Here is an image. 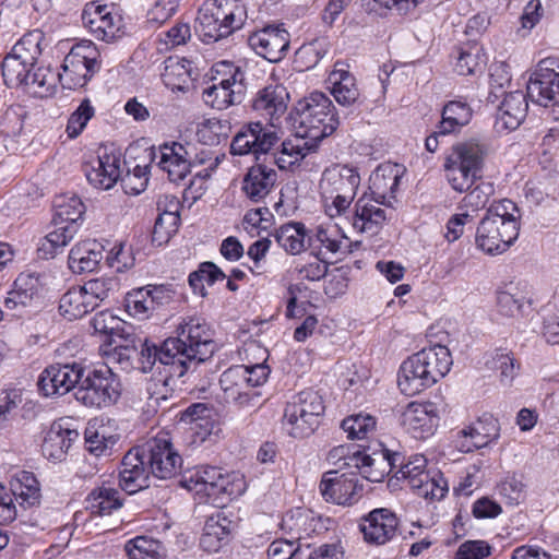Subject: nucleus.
<instances>
[{"label":"nucleus","mask_w":559,"mask_h":559,"mask_svg":"<svg viewBox=\"0 0 559 559\" xmlns=\"http://www.w3.org/2000/svg\"><path fill=\"white\" fill-rule=\"evenodd\" d=\"M176 334L175 337L165 340L159 347L145 342L140 352L139 364L142 372L156 370L165 374L160 389L155 382L147 386L148 405L153 408L167 402V396L162 390L169 379L181 378L188 371L194 370L199 364L209 360L217 349L213 330L200 317L182 318Z\"/></svg>","instance_id":"f257e3e1"},{"label":"nucleus","mask_w":559,"mask_h":559,"mask_svg":"<svg viewBox=\"0 0 559 559\" xmlns=\"http://www.w3.org/2000/svg\"><path fill=\"white\" fill-rule=\"evenodd\" d=\"M370 460L372 463L359 464L356 469L362 478L371 483L382 481L385 475L400 465L394 477L402 480L401 489H449V483L439 469H425L424 456H416L403 464L400 453L383 449L380 453H374V456H370Z\"/></svg>","instance_id":"f03ea898"},{"label":"nucleus","mask_w":559,"mask_h":559,"mask_svg":"<svg viewBox=\"0 0 559 559\" xmlns=\"http://www.w3.org/2000/svg\"><path fill=\"white\" fill-rule=\"evenodd\" d=\"M520 218L521 211L511 200L492 203L476 229L477 249L488 255L506 252L519 237Z\"/></svg>","instance_id":"7ed1b4c3"},{"label":"nucleus","mask_w":559,"mask_h":559,"mask_svg":"<svg viewBox=\"0 0 559 559\" xmlns=\"http://www.w3.org/2000/svg\"><path fill=\"white\" fill-rule=\"evenodd\" d=\"M247 20L241 0H210L199 10L197 32L205 44L218 41L240 29Z\"/></svg>","instance_id":"20e7f679"},{"label":"nucleus","mask_w":559,"mask_h":559,"mask_svg":"<svg viewBox=\"0 0 559 559\" xmlns=\"http://www.w3.org/2000/svg\"><path fill=\"white\" fill-rule=\"evenodd\" d=\"M85 212V206L76 195H60L55 200V225L38 247L40 258L52 259L63 251V248L79 231V219Z\"/></svg>","instance_id":"39448f33"},{"label":"nucleus","mask_w":559,"mask_h":559,"mask_svg":"<svg viewBox=\"0 0 559 559\" xmlns=\"http://www.w3.org/2000/svg\"><path fill=\"white\" fill-rule=\"evenodd\" d=\"M484 147L475 141L461 142L445 157L447 179L453 190L465 192L480 178L484 165Z\"/></svg>","instance_id":"423d86ee"},{"label":"nucleus","mask_w":559,"mask_h":559,"mask_svg":"<svg viewBox=\"0 0 559 559\" xmlns=\"http://www.w3.org/2000/svg\"><path fill=\"white\" fill-rule=\"evenodd\" d=\"M43 40L44 34L40 31H32L25 34L3 59L2 76L8 87H19L28 81L41 55Z\"/></svg>","instance_id":"0eeeda50"},{"label":"nucleus","mask_w":559,"mask_h":559,"mask_svg":"<svg viewBox=\"0 0 559 559\" xmlns=\"http://www.w3.org/2000/svg\"><path fill=\"white\" fill-rule=\"evenodd\" d=\"M299 128L310 140L331 135L340 121L332 100L322 92H312L299 103Z\"/></svg>","instance_id":"6e6552de"},{"label":"nucleus","mask_w":559,"mask_h":559,"mask_svg":"<svg viewBox=\"0 0 559 559\" xmlns=\"http://www.w3.org/2000/svg\"><path fill=\"white\" fill-rule=\"evenodd\" d=\"M322 396L313 390L296 394L287 403L284 412V426L294 438H305L314 432L324 413Z\"/></svg>","instance_id":"1a4fd4ad"},{"label":"nucleus","mask_w":559,"mask_h":559,"mask_svg":"<svg viewBox=\"0 0 559 559\" xmlns=\"http://www.w3.org/2000/svg\"><path fill=\"white\" fill-rule=\"evenodd\" d=\"M120 395V380L109 368L95 369L83 376L74 392L78 402L92 408L114 405Z\"/></svg>","instance_id":"9d476101"},{"label":"nucleus","mask_w":559,"mask_h":559,"mask_svg":"<svg viewBox=\"0 0 559 559\" xmlns=\"http://www.w3.org/2000/svg\"><path fill=\"white\" fill-rule=\"evenodd\" d=\"M97 56L92 44L73 47L63 60L62 72L57 74L62 86L69 90L85 86L100 69Z\"/></svg>","instance_id":"9b49d317"},{"label":"nucleus","mask_w":559,"mask_h":559,"mask_svg":"<svg viewBox=\"0 0 559 559\" xmlns=\"http://www.w3.org/2000/svg\"><path fill=\"white\" fill-rule=\"evenodd\" d=\"M328 462L335 469L329 471L323 475L320 489H331L333 486L345 489L362 488V485L358 484V480L353 477L356 473L350 472V477H348L346 473L340 474V472L346 467L356 469L359 464L372 463L370 455L362 454L359 450L346 444L337 445L330 450Z\"/></svg>","instance_id":"f8f14e48"},{"label":"nucleus","mask_w":559,"mask_h":559,"mask_svg":"<svg viewBox=\"0 0 559 559\" xmlns=\"http://www.w3.org/2000/svg\"><path fill=\"white\" fill-rule=\"evenodd\" d=\"M532 102L544 107H559V59L540 60L527 84Z\"/></svg>","instance_id":"ddd939ff"},{"label":"nucleus","mask_w":559,"mask_h":559,"mask_svg":"<svg viewBox=\"0 0 559 559\" xmlns=\"http://www.w3.org/2000/svg\"><path fill=\"white\" fill-rule=\"evenodd\" d=\"M278 140L276 132L260 121L249 122L243 124L233 138L230 153L239 156L253 155L257 162L264 156L266 160Z\"/></svg>","instance_id":"4468645a"},{"label":"nucleus","mask_w":559,"mask_h":559,"mask_svg":"<svg viewBox=\"0 0 559 559\" xmlns=\"http://www.w3.org/2000/svg\"><path fill=\"white\" fill-rule=\"evenodd\" d=\"M145 453L152 475L158 479H170L181 467L182 459L175 451L170 440L165 435H159L145 444Z\"/></svg>","instance_id":"2eb2a0df"},{"label":"nucleus","mask_w":559,"mask_h":559,"mask_svg":"<svg viewBox=\"0 0 559 559\" xmlns=\"http://www.w3.org/2000/svg\"><path fill=\"white\" fill-rule=\"evenodd\" d=\"M84 371L76 362L51 365L41 372L38 388L45 396L64 395L72 389L76 390Z\"/></svg>","instance_id":"dca6fc26"},{"label":"nucleus","mask_w":559,"mask_h":559,"mask_svg":"<svg viewBox=\"0 0 559 559\" xmlns=\"http://www.w3.org/2000/svg\"><path fill=\"white\" fill-rule=\"evenodd\" d=\"M186 489H192L195 486H210L217 489H245L247 483L240 472H225L215 466H199L186 472L180 480Z\"/></svg>","instance_id":"f3484780"},{"label":"nucleus","mask_w":559,"mask_h":559,"mask_svg":"<svg viewBox=\"0 0 559 559\" xmlns=\"http://www.w3.org/2000/svg\"><path fill=\"white\" fill-rule=\"evenodd\" d=\"M289 33L278 25H267L252 33L248 38L249 46L270 62L281 61L289 49Z\"/></svg>","instance_id":"a211bd4d"},{"label":"nucleus","mask_w":559,"mask_h":559,"mask_svg":"<svg viewBox=\"0 0 559 559\" xmlns=\"http://www.w3.org/2000/svg\"><path fill=\"white\" fill-rule=\"evenodd\" d=\"M82 20L97 39L105 41L114 39L122 26L121 16L106 4H87Z\"/></svg>","instance_id":"6ab92c4d"},{"label":"nucleus","mask_w":559,"mask_h":559,"mask_svg":"<svg viewBox=\"0 0 559 559\" xmlns=\"http://www.w3.org/2000/svg\"><path fill=\"white\" fill-rule=\"evenodd\" d=\"M403 427L415 438L431 436L439 424V414L433 403H409L401 416Z\"/></svg>","instance_id":"aec40b11"},{"label":"nucleus","mask_w":559,"mask_h":559,"mask_svg":"<svg viewBox=\"0 0 559 559\" xmlns=\"http://www.w3.org/2000/svg\"><path fill=\"white\" fill-rule=\"evenodd\" d=\"M243 79V73L237 69L229 79L205 88L203 100L218 110L241 103L245 94Z\"/></svg>","instance_id":"412c9836"},{"label":"nucleus","mask_w":559,"mask_h":559,"mask_svg":"<svg viewBox=\"0 0 559 559\" xmlns=\"http://www.w3.org/2000/svg\"><path fill=\"white\" fill-rule=\"evenodd\" d=\"M78 438L79 431L71 428L68 421L63 419L53 421L41 445L44 456L52 462H61L64 460L72 442Z\"/></svg>","instance_id":"4be33fe9"},{"label":"nucleus","mask_w":559,"mask_h":559,"mask_svg":"<svg viewBox=\"0 0 559 559\" xmlns=\"http://www.w3.org/2000/svg\"><path fill=\"white\" fill-rule=\"evenodd\" d=\"M192 163L188 147L178 142L165 143L158 150V166L173 182L182 181L190 173Z\"/></svg>","instance_id":"5701e85b"},{"label":"nucleus","mask_w":559,"mask_h":559,"mask_svg":"<svg viewBox=\"0 0 559 559\" xmlns=\"http://www.w3.org/2000/svg\"><path fill=\"white\" fill-rule=\"evenodd\" d=\"M277 174L272 166L257 162L243 177L241 190L252 202L263 201L273 190Z\"/></svg>","instance_id":"b1692460"},{"label":"nucleus","mask_w":559,"mask_h":559,"mask_svg":"<svg viewBox=\"0 0 559 559\" xmlns=\"http://www.w3.org/2000/svg\"><path fill=\"white\" fill-rule=\"evenodd\" d=\"M121 159L119 155H98L85 166V176L91 185L102 190L111 189L121 175Z\"/></svg>","instance_id":"393cba45"},{"label":"nucleus","mask_w":559,"mask_h":559,"mask_svg":"<svg viewBox=\"0 0 559 559\" xmlns=\"http://www.w3.org/2000/svg\"><path fill=\"white\" fill-rule=\"evenodd\" d=\"M359 183L360 177L354 168L336 165L323 173L320 182L321 194L355 198Z\"/></svg>","instance_id":"a878e982"},{"label":"nucleus","mask_w":559,"mask_h":559,"mask_svg":"<svg viewBox=\"0 0 559 559\" xmlns=\"http://www.w3.org/2000/svg\"><path fill=\"white\" fill-rule=\"evenodd\" d=\"M360 528L367 543L383 545L395 535L397 519L389 509H376L364 519Z\"/></svg>","instance_id":"bb28decb"},{"label":"nucleus","mask_w":559,"mask_h":559,"mask_svg":"<svg viewBox=\"0 0 559 559\" xmlns=\"http://www.w3.org/2000/svg\"><path fill=\"white\" fill-rule=\"evenodd\" d=\"M380 204L378 199H358L349 218L353 228L358 233L378 234L386 221L385 211L380 207Z\"/></svg>","instance_id":"cd10ccee"},{"label":"nucleus","mask_w":559,"mask_h":559,"mask_svg":"<svg viewBox=\"0 0 559 559\" xmlns=\"http://www.w3.org/2000/svg\"><path fill=\"white\" fill-rule=\"evenodd\" d=\"M325 83L338 105L349 107L359 100L360 92L356 79L346 64L336 62Z\"/></svg>","instance_id":"c85d7f7f"},{"label":"nucleus","mask_w":559,"mask_h":559,"mask_svg":"<svg viewBox=\"0 0 559 559\" xmlns=\"http://www.w3.org/2000/svg\"><path fill=\"white\" fill-rule=\"evenodd\" d=\"M526 95L521 91L506 94L498 107L496 128L498 131L515 130L524 120L527 112Z\"/></svg>","instance_id":"c756f323"},{"label":"nucleus","mask_w":559,"mask_h":559,"mask_svg":"<svg viewBox=\"0 0 559 559\" xmlns=\"http://www.w3.org/2000/svg\"><path fill=\"white\" fill-rule=\"evenodd\" d=\"M104 258V246L94 239L75 243L68 257L69 269L75 274L93 272Z\"/></svg>","instance_id":"7c9ffc66"},{"label":"nucleus","mask_w":559,"mask_h":559,"mask_svg":"<svg viewBox=\"0 0 559 559\" xmlns=\"http://www.w3.org/2000/svg\"><path fill=\"white\" fill-rule=\"evenodd\" d=\"M418 354H414L404 360L400 367L397 385L405 395L413 396L433 385V381L424 367L416 366Z\"/></svg>","instance_id":"2f4dec72"},{"label":"nucleus","mask_w":559,"mask_h":559,"mask_svg":"<svg viewBox=\"0 0 559 559\" xmlns=\"http://www.w3.org/2000/svg\"><path fill=\"white\" fill-rule=\"evenodd\" d=\"M145 447H135L127 452L119 472L120 486H135L136 489H147V475L144 468Z\"/></svg>","instance_id":"473e14b6"},{"label":"nucleus","mask_w":559,"mask_h":559,"mask_svg":"<svg viewBox=\"0 0 559 559\" xmlns=\"http://www.w3.org/2000/svg\"><path fill=\"white\" fill-rule=\"evenodd\" d=\"M288 93L282 85H269L258 92L252 107L271 121L278 119L287 109Z\"/></svg>","instance_id":"72a5a7b5"},{"label":"nucleus","mask_w":559,"mask_h":559,"mask_svg":"<svg viewBox=\"0 0 559 559\" xmlns=\"http://www.w3.org/2000/svg\"><path fill=\"white\" fill-rule=\"evenodd\" d=\"M219 384L227 402H235L241 406L248 405L253 394L246 384V368L237 365L228 368L219 378Z\"/></svg>","instance_id":"f704fd0d"},{"label":"nucleus","mask_w":559,"mask_h":559,"mask_svg":"<svg viewBox=\"0 0 559 559\" xmlns=\"http://www.w3.org/2000/svg\"><path fill=\"white\" fill-rule=\"evenodd\" d=\"M416 366L424 367L429 377L437 383L442 379L451 369L453 364L452 356L448 347L443 345H435L424 348L418 353Z\"/></svg>","instance_id":"c9c22d12"},{"label":"nucleus","mask_w":559,"mask_h":559,"mask_svg":"<svg viewBox=\"0 0 559 559\" xmlns=\"http://www.w3.org/2000/svg\"><path fill=\"white\" fill-rule=\"evenodd\" d=\"M168 197H165L164 200L159 199L157 202V210L160 211L158 217L155 221L154 229H153V242L162 246L163 243L168 242L170 237L177 233L178 224L180 221L178 214V202L175 198H170L171 210H166V202Z\"/></svg>","instance_id":"e433bc0d"},{"label":"nucleus","mask_w":559,"mask_h":559,"mask_svg":"<svg viewBox=\"0 0 559 559\" xmlns=\"http://www.w3.org/2000/svg\"><path fill=\"white\" fill-rule=\"evenodd\" d=\"M41 288L40 275L36 273H21L14 281V286L9 292L4 305L9 309L28 305Z\"/></svg>","instance_id":"4c0bfd02"},{"label":"nucleus","mask_w":559,"mask_h":559,"mask_svg":"<svg viewBox=\"0 0 559 559\" xmlns=\"http://www.w3.org/2000/svg\"><path fill=\"white\" fill-rule=\"evenodd\" d=\"M300 135L294 139H288L282 143V148L276 154H269L270 165L276 164L278 168L286 169L292 165L298 163L305 158L312 150V145H309L305 135V132L300 130Z\"/></svg>","instance_id":"58836bf2"},{"label":"nucleus","mask_w":559,"mask_h":559,"mask_svg":"<svg viewBox=\"0 0 559 559\" xmlns=\"http://www.w3.org/2000/svg\"><path fill=\"white\" fill-rule=\"evenodd\" d=\"M85 448L95 456L110 455L114 447L118 442V435L110 432L106 425L90 423L84 432Z\"/></svg>","instance_id":"ea45409f"},{"label":"nucleus","mask_w":559,"mask_h":559,"mask_svg":"<svg viewBox=\"0 0 559 559\" xmlns=\"http://www.w3.org/2000/svg\"><path fill=\"white\" fill-rule=\"evenodd\" d=\"M473 116L471 106L462 100H450L442 109L441 121L438 124L442 135L459 131L469 123Z\"/></svg>","instance_id":"a19ab883"},{"label":"nucleus","mask_w":559,"mask_h":559,"mask_svg":"<svg viewBox=\"0 0 559 559\" xmlns=\"http://www.w3.org/2000/svg\"><path fill=\"white\" fill-rule=\"evenodd\" d=\"M94 307L81 286L70 288L60 299L59 311L68 320L83 318Z\"/></svg>","instance_id":"79ce46f5"},{"label":"nucleus","mask_w":559,"mask_h":559,"mask_svg":"<svg viewBox=\"0 0 559 559\" xmlns=\"http://www.w3.org/2000/svg\"><path fill=\"white\" fill-rule=\"evenodd\" d=\"M402 171L395 164H382L377 167L370 177L371 188L379 198L384 199L386 194H393L400 185Z\"/></svg>","instance_id":"37998d69"},{"label":"nucleus","mask_w":559,"mask_h":559,"mask_svg":"<svg viewBox=\"0 0 559 559\" xmlns=\"http://www.w3.org/2000/svg\"><path fill=\"white\" fill-rule=\"evenodd\" d=\"M277 243L289 254H299L306 249L307 231L302 223H288L274 234Z\"/></svg>","instance_id":"c03bdc74"},{"label":"nucleus","mask_w":559,"mask_h":559,"mask_svg":"<svg viewBox=\"0 0 559 559\" xmlns=\"http://www.w3.org/2000/svg\"><path fill=\"white\" fill-rule=\"evenodd\" d=\"M124 551L129 559H166L164 545L146 536H136L124 545Z\"/></svg>","instance_id":"a18cd8bd"},{"label":"nucleus","mask_w":559,"mask_h":559,"mask_svg":"<svg viewBox=\"0 0 559 559\" xmlns=\"http://www.w3.org/2000/svg\"><path fill=\"white\" fill-rule=\"evenodd\" d=\"M228 525L229 522L226 518L210 516L205 522L200 539L201 547L209 552L217 551L229 535Z\"/></svg>","instance_id":"49530a36"},{"label":"nucleus","mask_w":559,"mask_h":559,"mask_svg":"<svg viewBox=\"0 0 559 559\" xmlns=\"http://www.w3.org/2000/svg\"><path fill=\"white\" fill-rule=\"evenodd\" d=\"M81 287L95 309L119 290V281L115 276H99L85 282Z\"/></svg>","instance_id":"de8ad7c7"},{"label":"nucleus","mask_w":559,"mask_h":559,"mask_svg":"<svg viewBox=\"0 0 559 559\" xmlns=\"http://www.w3.org/2000/svg\"><path fill=\"white\" fill-rule=\"evenodd\" d=\"M167 85L182 90L192 80V62L187 58H168L163 74Z\"/></svg>","instance_id":"09e8293b"},{"label":"nucleus","mask_w":559,"mask_h":559,"mask_svg":"<svg viewBox=\"0 0 559 559\" xmlns=\"http://www.w3.org/2000/svg\"><path fill=\"white\" fill-rule=\"evenodd\" d=\"M119 491H92L86 498V509L94 515H109L122 507Z\"/></svg>","instance_id":"8fccbe9b"},{"label":"nucleus","mask_w":559,"mask_h":559,"mask_svg":"<svg viewBox=\"0 0 559 559\" xmlns=\"http://www.w3.org/2000/svg\"><path fill=\"white\" fill-rule=\"evenodd\" d=\"M486 62L487 58L483 48L475 44L461 48L455 70L461 75H471L481 71Z\"/></svg>","instance_id":"3c124183"},{"label":"nucleus","mask_w":559,"mask_h":559,"mask_svg":"<svg viewBox=\"0 0 559 559\" xmlns=\"http://www.w3.org/2000/svg\"><path fill=\"white\" fill-rule=\"evenodd\" d=\"M317 240L331 253H350L353 243L348 241L347 237L340 235L336 226L323 227L319 226L316 233Z\"/></svg>","instance_id":"603ef678"},{"label":"nucleus","mask_w":559,"mask_h":559,"mask_svg":"<svg viewBox=\"0 0 559 559\" xmlns=\"http://www.w3.org/2000/svg\"><path fill=\"white\" fill-rule=\"evenodd\" d=\"M473 431L474 439L481 448L487 447L500 436L498 419L491 414H483L476 421L468 425Z\"/></svg>","instance_id":"864d4df0"},{"label":"nucleus","mask_w":559,"mask_h":559,"mask_svg":"<svg viewBox=\"0 0 559 559\" xmlns=\"http://www.w3.org/2000/svg\"><path fill=\"white\" fill-rule=\"evenodd\" d=\"M341 427L348 439L361 440L376 429V419L369 414L359 413L344 418Z\"/></svg>","instance_id":"5fc2aeb1"},{"label":"nucleus","mask_w":559,"mask_h":559,"mask_svg":"<svg viewBox=\"0 0 559 559\" xmlns=\"http://www.w3.org/2000/svg\"><path fill=\"white\" fill-rule=\"evenodd\" d=\"M56 76L58 75L49 69L39 67L32 71L31 78H28V81L24 86H26L28 92L34 95H38L40 97L48 96L53 92Z\"/></svg>","instance_id":"6e6d98bb"},{"label":"nucleus","mask_w":559,"mask_h":559,"mask_svg":"<svg viewBox=\"0 0 559 559\" xmlns=\"http://www.w3.org/2000/svg\"><path fill=\"white\" fill-rule=\"evenodd\" d=\"M510 84L511 74L509 71V67L503 62L491 66L489 80V100L495 103L501 96H506V94H508L506 92V87H509Z\"/></svg>","instance_id":"4d7b16f0"},{"label":"nucleus","mask_w":559,"mask_h":559,"mask_svg":"<svg viewBox=\"0 0 559 559\" xmlns=\"http://www.w3.org/2000/svg\"><path fill=\"white\" fill-rule=\"evenodd\" d=\"M121 186L127 194L138 195L142 193L148 183V166L136 165L123 177L120 176Z\"/></svg>","instance_id":"13d9d810"},{"label":"nucleus","mask_w":559,"mask_h":559,"mask_svg":"<svg viewBox=\"0 0 559 559\" xmlns=\"http://www.w3.org/2000/svg\"><path fill=\"white\" fill-rule=\"evenodd\" d=\"M94 108L88 99H84L74 112L71 114L68 124L67 133L70 138H76L86 127L87 122L94 116Z\"/></svg>","instance_id":"bf43d9fd"},{"label":"nucleus","mask_w":559,"mask_h":559,"mask_svg":"<svg viewBox=\"0 0 559 559\" xmlns=\"http://www.w3.org/2000/svg\"><path fill=\"white\" fill-rule=\"evenodd\" d=\"M122 321L114 316L109 311H100L94 316L91 321V324L96 333L109 335L111 340H115V336H119V332L121 331Z\"/></svg>","instance_id":"052dcab7"},{"label":"nucleus","mask_w":559,"mask_h":559,"mask_svg":"<svg viewBox=\"0 0 559 559\" xmlns=\"http://www.w3.org/2000/svg\"><path fill=\"white\" fill-rule=\"evenodd\" d=\"M492 193L493 187L491 183L480 182L467 192L462 200V205L476 212L486 206Z\"/></svg>","instance_id":"680f3d73"},{"label":"nucleus","mask_w":559,"mask_h":559,"mask_svg":"<svg viewBox=\"0 0 559 559\" xmlns=\"http://www.w3.org/2000/svg\"><path fill=\"white\" fill-rule=\"evenodd\" d=\"M22 403V394L19 390H9L0 397V430L4 429L12 417V413Z\"/></svg>","instance_id":"e2e57ef3"},{"label":"nucleus","mask_w":559,"mask_h":559,"mask_svg":"<svg viewBox=\"0 0 559 559\" xmlns=\"http://www.w3.org/2000/svg\"><path fill=\"white\" fill-rule=\"evenodd\" d=\"M489 555L488 544L483 540H469L459 547L455 559H485Z\"/></svg>","instance_id":"0e129e2a"},{"label":"nucleus","mask_w":559,"mask_h":559,"mask_svg":"<svg viewBox=\"0 0 559 559\" xmlns=\"http://www.w3.org/2000/svg\"><path fill=\"white\" fill-rule=\"evenodd\" d=\"M502 512L501 506L489 497L477 499L472 508V513L476 519H495Z\"/></svg>","instance_id":"69168bd1"},{"label":"nucleus","mask_w":559,"mask_h":559,"mask_svg":"<svg viewBox=\"0 0 559 559\" xmlns=\"http://www.w3.org/2000/svg\"><path fill=\"white\" fill-rule=\"evenodd\" d=\"M452 443L455 449L462 453H469L476 449H481L480 444H478V441L474 439L473 431L468 425L457 430L452 436Z\"/></svg>","instance_id":"338daca9"},{"label":"nucleus","mask_w":559,"mask_h":559,"mask_svg":"<svg viewBox=\"0 0 559 559\" xmlns=\"http://www.w3.org/2000/svg\"><path fill=\"white\" fill-rule=\"evenodd\" d=\"M298 549L295 542L277 539L269 546L267 556L270 559H292Z\"/></svg>","instance_id":"774afa93"}]
</instances>
